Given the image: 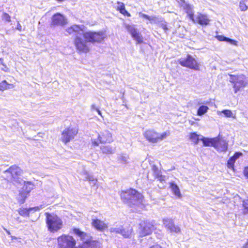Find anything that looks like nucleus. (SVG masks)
<instances>
[{"instance_id": "obj_25", "label": "nucleus", "mask_w": 248, "mask_h": 248, "mask_svg": "<svg viewBox=\"0 0 248 248\" xmlns=\"http://www.w3.org/2000/svg\"><path fill=\"white\" fill-rule=\"evenodd\" d=\"M72 231L75 234L80 237L81 239H84L87 236L86 232L81 231L79 229L75 228L72 229Z\"/></svg>"}, {"instance_id": "obj_48", "label": "nucleus", "mask_w": 248, "mask_h": 248, "mask_svg": "<svg viewBox=\"0 0 248 248\" xmlns=\"http://www.w3.org/2000/svg\"><path fill=\"white\" fill-rule=\"evenodd\" d=\"M0 62L1 64V62H3V59L2 58H0Z\"/></svg>"}, {"instance_id": "obj_1", "label": "nucleus", "mask_w": 248, "mask_h": 248, "mask_svg": "<svg viewBox=\"0 0 248 248\" xmlns=\"http://www.w3.org/2000/svg\"><path fill=\"white\" fill-rule=\"evenodd\" d=\"M69 35H74L73 44L78 53H86L90 51L87 43L98 44L106 38L104 31L84 32V26L74 24L66 29Z\"/></svg>"}, {"instance_id": "obj_39", "label": "nucleus", "mask_w": 248, "mask_h": 248, "mask_svg": "<svg viewBox=\"0 0 248 248\" xmlns=\"http://www.w3.org/2000/svg\"><path fill=\"white\" fill-rule=\"evenodd\" d=\"M227 42L235 46H237V42L236 41L229 38H228Z\"/></svg>"}, {"instance_id": "obj_49", "label": "nucleus", "mask_w": 248, "mask_h": 248, "mask_svg": "<svg viewBox=\"0 0 248 248\" xmlns=\"http://www.w3.org/2000/svg\"><path fill=\"white\" fill-rule=\"evenodd\" d=\"M176 1H178L179 2V3L180 4V0H176Z\"/></svg>"}, {"instance_id": "obj_6", "label": "nucleus", "mask_w": 248, "mask_h": 248, "mask_svg": "<svg viewBox=\"0 0 248 248\" xmlns=\"http://www.w3.org/2000/svg\"><path fill=\"white\" fill-rule=\"evenodd\" d=\"M230 81L233 84L234 93H236L247 84V78L243 75L238 76L230 75Z\"/></svg>"}, {"instance_id": "obj_2", "label": "nucleus", "mask_w": 248, "mask_h": 248, "mask_svg": "<svg viewBox=\"0 0 248 248\" xmlns=\"http://www.w3.org/2000/svg\"><path fill=\"white\" fill-rule=\"evenodd\" d=\"M57 248H97L99 241L88 239L76 247L77 242L71 235L62 234L57 238Z\"/></svg>"}, {"instance_id": "obj_17", "label": "nucleus", "mask_w": 248, "mask_h": 248, "mask_svg": "<svg viewBox=\"0 0 248 248\" xmlns=\"http://www.w3.org/2000/svg\"><path fill=\"white\" fill-rule=\"evenodd\" d=\"M214 147L220 152H225L228 149V143L224 140H219L216 138V145Z\"/></svg>"}, {"instance_id": "obj_18", "label": "nucleus", "mask_w": 248, "mask_h": 248, "mask_svg": "<svg viewBox=\"0 0 248 248\" xmlns=\"http://www.w3.org/2000/svg\"><path fill=\"white\" fill-rule=\"evenodd\" d=\"M117 4L118 5V6L116 8V10L117 11L124 16H131V14L126 10L125 5L123 2L117 1Z\"/></svg>"}, {"instance_id": "obj_34", "label": "nucleus", "mask_w": 248, "mask_h": 248, "mask_svg": "<svg viewBox=\"0 0 248 248\" xmlns=\"http://www.w3.org/2000/svg\"><path fill=\"white\" fill-rule=\"evenodd\" d=\"M140 17H141L142 18H143L144 19H147L150 21L154 20L155 18V17H151L148 15L144 14H141L140 15Z\"/></svg>"}, {"instance_id": "obj_36", "label": "nucleus", "mask_w": 248, "mask_h": 248, "mask_svg": "<svg viewBox=\"0 0 248 248\" xmlns=\"http://www.w3.org/2000/svg\"><path fill=\"white\" fill-rule=\"evenodd\" d=\"M180 231V229L179 227L175 226L174 224H172L171 222V232H178Z\"/></svg>"}, {"instance_id": "obj_5", "label": "nucleus", "mask_w": 248, "mask_h": 248, "mask_svg": "<svg viewBox=\"0 0 248 248\" xmlns=\"http://www.w3.org/2000/svg\"><path fill=\"white\" fill-rule=\"evenodd\" d=\"M169 135V132L159 133L155 129H147L143 133V136L149 142L156 143L166 138Z\"/></svg>"}, {"instance_id": "obj_19", "label": "nucleus", "mask_w": 248, "mask_h": 248, "mask_svg": "<svg viewBox=\"0 0 248 248\" xmlns=\"http://www.w3.org/2000/svg\"><path fill=\"white\" fill-rule=\"evenodd\" d=\"M117 4L118 5V6L116 8V10L117 11L124 16H131V14L126 10L125 5L123 2L117 1Z\"/></svg>"}, {"instance_id": "obj_31", "label": "nucleus", "mask_w": 248, "mask_h": 248, "mask_svg": "<svg viewBox=\"0 0 248 248\" xmlns=\"http://www.w3.org/2000/svg\"><path fill=\"white\" fill-rule=\"evenodd\" d=\"M221 113L224 114V115L226 117H232V112L231 110L229 109H224L221 111Z\"/></svg>"}, {"instance_id": "obj_16", "label": "nucleus", "mask_w": 248, "mask_h": 248, "mask_svg": "<svg viewBox=\"0 0 248 248\" xmlns=\"http://www.w3.org/2000/svg\"><path fill=\"white\" fill-rule=\"evenodd\" d=\"M91 224L96 230L99 231H103L108 228L107 224L99 219H93Z\"/></svg>"}, {"instance_id": "obj_42", "label": "nucleus", "mask_w": 248, "mask_h": 248, "mask_svg": "<svg viewBox=\"0 0 248 248\" xmlns=\"http://www.w3.org/2000/svg\"><path fill=\"white\" fill-rule=\"evenodd\" d=\"M99 141L98 140L97 141H96L95 140H93L92 141V145L93 146H97L98 145V144H99Z\"/></svg>"}, {"instance_id": "obj_35", "label": "nucleus", "mask_w": 248, "mask_h": 248, "mask_svg": "<svg viewBox=\"0 0 248 248\" xmlns=\"http://www.w3.org/2000/svg\"><path fill=\"white\" fill-rule=\"evenodd\" d=\"M217 39L219 41H225L227 42L228 40V37L223 35H217L216 36Z\"/></svg>"}, {"instance_id": "obj_45", "label": "nucleus", "mask_w": 248, "mask_h": 248, "mask_svg": "<svg viewBox=\"0 0 248 248\" xmlns=\"http://www.w3.org/2000/svg\"><path fill=\"white\" fill-rule=\"evenodd\" d=\"M16 29L18 31H21V26L20 24L18 25L17 26Z\"/></svg>"}, {"instance_id": "obj_43", "label": "nucleus", "mask_w": 248, "mask_h": 248, "mask_svg": "<svg viewBox=\"0 0 248 248\" xmlns=\"http://www.w3.org/2000/svg\"><path fill=\"white\" fill-rule=\"evenodd\" d=\"M149 248H162L160 245H154L150 247Z\"/></svg>"}, {"instance_id": "obj_11", "label": "nucleus", "mask_w": 248, "mask_h": 248, "mask_svg": "<svg viewBox=\"0 0 248 248\" xmlns=\"http://www.w3.org/2000/svg\"><path fill=\"white\" fill-rule=\"evenodd\" d=\"M125 28L130 33L132 37L137 42V44H141L143 43L142 35L133 25L127 24L125 26Z\"/></svg>"}, {"instance_id": "obj_46", "label": "nucleus", "mask_w": 248, "mask_h": 248, "mask_svg": "<svg viewBox=\"0 0 248 248\" xmlns=\"http://www.w3.org/2000/svg\"><path fill=\"white\" fill-rule=\"evenodd\" d=\"M96 110L97 113H98V114L102 116V113H101L100 110L98 108H96Z\"/></svg>"}, {"instance_id": "obj_12", "label": "nucleus", "mask_w": 248, "mask_h": 248, "mask_svg": "<svg viewBox=\"0 0 248 248\" xmlns=\"http://www.w3.org/2000/svg\"><path fill=\"white\" fill-rule=\"evenodd\" d=\"M67 24V21L65 17L60 13H56L53 15L51 18L50 25L54 27L58 26H63Z\"/></svg>"}, {"instance_id": "obj_41", "label": "nucleus", "mask_w": 248, "mask_h": 248, "mask_svg": "<svg viewBox=\"0 0 248 248\" xmlns=\"http://www.w3.org/2000/svg\"><path fill=\"white\" fill-rule=\"evenodd\" d=\"M244 174L248 179V167H245L244 170Z\"/></svg>"}, {"instance_id": "obj_9", "label": "nucleus", "mask_w": 248, "mask_h": 248, "mask_svg": "<svg viewBox=\"0 0 248 248\" xmlns=\"http://www.w3.org/2000/svg\"><path fill=\"white\" fill-rule=\"evenodd\" d=\"M5 172L9 174L7 176L8 180L11 182H15L18 180L19 176L22 173V170L16 165H12L6 170Z\"/></svg>"}, {"instance_id": "obj_30", "label": "nucleus", "mask_w": 248, "mask_h": 248, "mask_svg": "<svg viewBox=\"0 0 248 248\" xmlns=\"http://www.w3.org/2000/svg\"><path fill=\"white\" fill-rule=\"evenodd\" d=\"M30 210L26 208H20L18 210L19 214L22 216H27L29 214Z\"/></svg>"}, {"instance_id": "obj_26", "label": "nucleus", "mask_w": 248, "mask_h": 248, "mask_svg": "<svg viewBox=\"0 0 248 248\" xmlns=\"http://www.w3.org/2000/svg\"><path fill=\"white\" fill-rule=\"evenodd\" d=\"M132 229H127L124 228H121L120 234H122L124 238H128L131 234Z\"/></svg>"}, {"instance_id": "obj_47", "label": "nucleus", "mask_w": 248, "mask_h": 248, "mask_svg": "<svg viewBox=\"0 0 248 248\" xmlns=\"http://www.w3.org/2000/svg\"><path fill=\"white\" fill-rule=\"evenodd\" d=\"M153 169V170L155 172V171H157V168L155 166H154L153 167V169Z\"/></svg>"}, {"instance_id": "obj_27", "label": "nucleus", "mask_w": 248, "mask_h": 248, "mask_svg": "<svg viewBox=\"0 0 248 248\" xmlns=\"http://www.w3.org/2000/svg\"><path fill=\"white\" fill-rule=\"evenodd\" d=\"M190 139L192 142L195 144H197L199 141L201 139L199 138V136L196 133H192L190 136Z\"/></svg>"}, {"instance_id": "obj_20", "label": "nucleus", "mask_w": 248, "mask_h": 248, "mask_svg": "<svg viewBox=\"0 0 248 248\" xmlns=\"http://www.w3.org/2000/svg\"><path fill=\"white\" fill-rule=\"evenodd\" d=\"M200 140L202 141L204 146L214 147L216 143V138H208L202 137Z\"/></svg>"}, {"instance_id": "obj_4", "label": "nucleus", "mask_w": 248, "mask_h": 248, "mask_svg": "<svg viewBox=\"0 0 248 248\" xmlns=\"http://www.w3.org/2000/svg\"><path fill=\"white\" fill-rule=\"evenodd\" d=\"M120 197L124 202L128 204L129 206L134 205L133 202L135 198L136 200H142L143 198L142 195L134 188H129L125 190H122L120 193Z\"/></svg>"}, {"instance_id": "obj_44", "label": "nucleus", "mask_w": 248, "mask_h": 248, "mask_svg": "<svg viewBox=\"0 0 248 248\" xmlns=\"http://www.w3.org/2000/svg\"><path fill=\"white\" fill-rule=\"evenodd\" d=\"M243 248H248V239L245 245L243 246Z\"/></svg>"}, {"instance_id": "obj_33", "label": "nucleus", "mask_w": 248, "mask_h": 248, "mask_svg": "<svg viewBox=\"0 0 248 248\" xmlns=\"http://www.w3.org/2000/svg\"><path fill=\"white\" fill-rule=\"evenodd\" d=\"M2 19L5 22H9L11 21V16L7 13H4L2 15Z\"/></svg>"}, {"instance_id": "obj_37", "label": "nucleus", "mask_w": 248, "mask_h": 248, "mask_svg": "<svg viewBox=\"0 0 248 248\" xmlns=\"http://www.w3.org/2000/svg\"><path fill=\"white\" fill-rule=\"evenodd\" d=\"M242 153L239 152H235L232 157L234 158L236 160L238 158H239L242 155Z\"/></svg>"}, {"instance_id": "obj_28", "label": "nucleus", "mask_w": 248, "mask_h": 248, "mask_svg": "<svg viewBox=\"0 0 248 248\" xmlns=\"http://www.w3.org/2000/svg\"><path fill=\"white\" fill-rule=\"evenodd\" d=\"M242 205L244 208L243 214H248V198L243 201Z\"/></svg>"}, {"instance_id": "obj_21", "label": "nucleus", "mask_w": 248, "mask_h": 248, "mask_svg": "<svg viewBox=\"0 0 248 248\" xmlns=\"http://www.w3.org/2000/svg\"><path fill=\"white\" fill-rule=\"evenodd\" d=\"M115 147L111 145H104L101 147V151L102 154L105 155H111L115 153Z\"/></svg>"}, {"instance_id": "obj_7", "label": "nucleus", "mask_w": 248, "mask_h": 248, "mask_svg": "<svg viewBox=\"0 0 248 248\" xmlns=\"http://www.w3.org/2000/svg\"><path fill=\"white\" fill-rule=\"evenodd\" d=\"M78 132V128L70 127L66 128L62 133L61 140L64 144H67L75 138Z\"/></svg>"}, {"instance_id": "obj_8", "label": "nucleus", "mask_w": 248, "mask_h": 248, "mask_svg": "<svg viewBox=\"0 0 248 248\" xmlns=\"http://www.w3.org/2000/svg\"><path fill=\"white\" fill-rule=\"evenodd\" d=\"M155 229L154 224L147 220H143L139 224L140 233L141 237L150 235Z\"/></svg>"}, {"instance_id": "obj_23", "label": "nucleus", "mask_w": 248, "mask_h": 248, "mask_svg": "<svg viewBox=\"0 0 248 248\" xmlns=\"http://www.w3.org/2000/svg\"><path fill=\"white\" fill-rule=\"evenodd\" d=\"M14 87L15 85L14 84L8 83L6 80H3L0 82V91H4Z\"/></svg>"}, {"instance_id": "obj_22", "label": "nucleus", "mask_w": 248, "mask_h": 248, "mask_svg": "<svg viewBox=\"0 0 248 248\" xmlns=\"http://www.w3.org/2000/svg\"><path fill=\"white\" fill-rule=\"evenodd\" d=\"M171 192L176 199H180L182 195L180 192L179 186L174 183L171 182Z\"/></svg>"}, {"instance_id": "obj_29", "label": "nucleus", "mask_w": 248, "mask_h": 248, "mask_svg": "<svg viewBox=\"0 0 248 248\" xmlns=\"http://www.w3.org/2000/svg\"><path fill=\"white\" fill-rule=\"evenodd\" d=\"M236 160L232 156L227 161V166L229 168L232 169L234 167V163Z\"/></svg>"}, {"instance_id": "obj_15", "label": "nucleus", "mask_w": 248, "mask_h": 248, "mask_svg": "<svg viewBox=\"0 0 248 248\" xmlns=\"http://www.w3.org/2000/svg\"><path fill=\"white\" fill-rule=\"evenodd\" d=\"M180 5L185 10L187 16L191 20H194V11L192 5L186 2L184 0H180Z\"/></svg>"}, {"instance_id": "obj_14", "label": "nucleus", "mask_w": 248, "mask_h": 248, "mask_svg": "<svg viewBox=\"0 0 248 248\" xmlns=\"http://www.w3.org/2000/svg\"><path fill=\"white\" fill-rule=\"evenodd\" d=\"M97 140L100 143H110L113 140L112 134L107 130L99 135L97 137Z\"/></svg>"}, {"instance_id": "obj_38", "label": "nucleus", "mask_w": 248, "mask_h": 248, "mask_svg": "<svg viewBox=\"0 0 248 248\" xmlns=\"http://www.w3.org/2000/svg\"><path fill=\"white\" fill-rule=\"evenodd\" d=\"M1 65L3 66V68H1V70L5 72H9V69L7 67V66L6 65V64L3 62H1Z\"/></svg>"}, {"instance_id": "obj_40", "label": "nucleus", "mask_w": 248, "mask_h": 248, "mask_svg": "<svg viewBox=\"0 0 248 248\" xmlns=\"http://www.w3.org/2000/svg\"><path fill=\"white\" fill-rule=\"evenodd\" d=\"M111 232H113L115 233H120L121 232V228L120 229H113L110 231Z\"/></svg>"}, {"instance_id": "obj_10", "label": "nucleus", "mask_w": 248, "mask_h": 248, "mask_svg": "<svg viewBox=\"0 0 248 248\" xmlns=\"http://www.w3.org/2000/svg\"><path fill=\"white\" fill-rule=\"evenodd\" d=\"M179 63L183 66L188 67L191 69L198 70L199 64L196 60L191 55H187L186 58L179 60Z\"/></svg>"}, {"instance_id": "obj_32", "label": "nucleus", "mask_w": 248, "mask_h": 248, "mask_svg": "<svg viewBox=\"0 0 248 248\" xmlns=\"http://www.w3.org/2000/svg\"><path fill=\"white\" fill-rule=\"evenodd\" d=\"M239 8L242 11H246L248 9V6L244 0H241L239 2Z\"/></svg>"}, {"instance_id": "obj_3", "label": "nucleus", "mask_w": 248, "mask_h": 248, "mask_svg": "<svg viewBox=\"0 0 248 248\" xmlns=\"http://www.w3.org/2000/svg\"><path fill=\"white\" fill-rule=\"evenodd\" d=\"M46 222L48 231L54 232L60 230L62 227V219L57 215L46 213Z\"/></svg>"}, {"instance_id": "obj_24", "label": "nucleus", "mask_w": 248, "mask_h": 248, "mask_svg": "<svg viewBox=\"0 0 248 248\" xmlns=\"http://www.w3.org/2000/svg\"><path fill=\"white\" fill-rule=\"evenodd\" d=\"M209 108L205 105L201 106L197 110V114L198 116H202L208 110Z\"/></svg>"}, {"instance_id": "obj_13", "label": "nucleus", "mask_w": 248, "mask_h": 248, "mask_svg": "<svg viewBox=\"0 0 248 248\" xmlns=\"http://www.w3.org/2000/svg\"><path fill=\"white\" fill-rule=\"evenodd\" d=\"M194 23H197L202 26H206L209 24L210 19L207 15L198 13L194 16V20H192Z\"/></svg>"}, {"instance_id": "obj_50", "label": "nucleus", "mask_w": 248, "mask_h": 248, "mask_svg": "<svg viewBox=\"0 0 248 248\" xmlns=\"http://www.w3.org/2000/svg\"><path fill=\"white\" fill-rule=\"evenodd\" d=\"M202 104V103H201V102H198V105H201Z\"/></svg>"}]
</instances>
